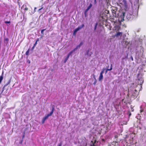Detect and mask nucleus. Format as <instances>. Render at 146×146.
Instances as JSON below:
<instances>
[{"label":"nucleus","instance_id":"obj_1","mask_svg":"<svg viewBox=\"0 0 146 146\" xmlns=\"http://www.w3.org/2000/svg\"><path fill=\"white\" fill-rule=\"evenodd\" d=\"M142 40L139 39L136 42L134 50L136 54L135 58L137 59L141 58L143 53V48L142 46Z\"/></svg>","mask_w":146,"mask_h":146},{"label":"nucleus","instance_id":"obj_2","mask_svg":"<svg viewBox=\"0 0 146 146\" xmlns=\"http://www.w3.org/2000/svg\"><path fill=\"white\" fill-rule=\"evenodd\" d=\"M127 14L126 18L128 20H132L134 17L132 12V9L131 8L127 10L125 9L124 11L119 13L118 14L119 19H120L121 21H123L125 14Z\"/></svg>","mask_w":146,"mask_h":146},{"label":"nucleus","instance_id":"obj_3","mask_svg":"<svg viewBox=\"0 0 146 146\" xmlns=\"http://www.w3.org/2000/svg\"><path fill=\"white\" fill-rule=\"evenodd\" d=\"M128 94L131 95L134 98H136L138 94L137 91L136 89H134L132 88H130L128 89Z\"/></svg>","mask_w":146,"mask_h":146},{"label":"nucleus","instance_id":"obj_4","mask_svg":"<svg viewBox=\"0 0 146 146\" xmlns=\"http://www.w3.org/2000/svg\"><path fill=\"white\" fill-rule=\"evenodd\" d=\"M54 110V107H52V111L50 112L49 114H48L46 115H45L44 117H43L42 119V124H43L45 120L47 119L49 117L51 116L52 113H53Z\"/></svg>","mask_w":146,"mask_h":146},{"label":"nucleus","instance_id":"obj_5","mask_svg":"<svg viewBox=\"0 0 146 146\" xmlns=\"http://www.w3.org/2000/svg\"><path fill=\"white\" fill-rule=\"evenodd\" d=\"M138 85H141L143 84V80L142 78H138Z\"/></svg>","mask_w":146,"mask_h":146},{"label":"nucleus","instance_id":"obj_6","mask_svg":"<svg viewBox=\"0 0 146 146\" xmlns=\"http://www.w3.org/2000/svg\"><path fill=\"white\" fill-rule=\"evenodd\" d=\"M122 3L125 7V9L127 10V3L126 0H123Z\"/></svg>","mask_w":146,"mask_h":146},{"label":"nucleus","instance_id":"obj_7","mask_svg":"<svg viewBox=\"0 0 146 146\" xmlns=\"http://www.w3.org/2000/svg\"><path fill=\"white\" fill-rule=\"evenodd\" d=\"M83 44V42H80V44L78 45L76 47L74 48L73 50L75 51L78 48H80L81 46H82Z\"/></svg>","mask_w":146,"mask_h":146},{"label":"nucleus","instance_id":"obj_8","mask_svg":"<svg viewBox=\"0 0 146 146\" xmlns=\"http://www.w3.org/2000/svg\"><path fill=\"white\" fill-rule=\"evenodd\" d=\"M123 42H124V45H125V47L129 44V42L128 40V39L124 40Z\"/></svg>","mask_w":146,"mask_h":146},{"label":"nucleus","instance_id":"obj_9","mask_svg":"<svg viewBox=\"0 0 146 146\" xmlns=\"http://www.w3.org/2000/svg\"><path fill=\"white\" fill-rule=\"evenodd\" d=\"M4 73L3 72L1 75L0 76V84L1 83L2 80H3V78Z\"/></svg>","mask_w":146,"mask_h":146},{"label":"nucleus","instance_id":"obj_10","mask_svg":"<svg viewBox=\"0 0 146 146\" xmlns=\"http://www.w3.org/2000/svg\"><path fill=\"white\" fill-rule=\"evenodd\" d=\"M103 74H100V76L99 78V81H100L101 80H102L103 78Z\"/></svg>","mask_w":146,"mask_h":146},{"label":"nucleus","instance_id":"obj_11","mask_svg":"<svg viewBox=\"0 0 146 146\" xmlns=\"http://www.w3.org/2000/svg\"><path fill=\"white\" fill-rule=\"evenodd\" d=\"M80 30L79 29L78 27L77 28L75 29L74 31V32L73 33V35H74L76 34V33L78 31Z\"/></svg>","mask_w":146,"mask_h":146},{"label":"nucleus","instance_id":"obj_12","mask_svg":"<svg viewBox=\"0 0 146 146\" xmlns=\"http://www.w3.org/2000/svg\"><path fill=\"white\" fill-rule=\"evenodd\" d=\"M122 35V33L120 32H118L117 33L116 35V36H121Z\"/></svg>","mask_w":146,"mask_h":146},{"label":"nucleus","instance_id":"obj_13","mask_svg":"<svg viewBox=\"0 0 146 146\" xmlns=\"http://www.w3.org/2000/svg\"><path fill=\"white\" fill-rule=\"evenodd\" d=\"M74 51H75L74 50H73L69 52V53L68 54V55L69 56H70Z\"/></svg>","mask_w":146,"mask_h":146},{"label":"nucleus","instance_id":"obj_14","mask_svg":"<svg viewBox=\"0 0 146 146\" xmlns=\"http://www.w3.org/2000/svg\"><path fill=\"white\" fill-rule=\"evenodd\" d=\"M84 27V24H82L81 25H80V26H79L78 27L79 29L80 30L83 27Z\"/></svg>","mask_w":146,"mask_h":146},{"label":"nucleus","instance_id":"obj_15","mask_svg":"<svg viewBox=\"0 0 146 146\" xmlns=\"http://www.w3.org/2000/svg\"><path fill=\"white\" fill-rule=\"evenodd\" d=\"M11 80H9L7 82V83L4 86V87H5L7 86L9 84Z\"/></svg>","mask_w":146,"mask_h":146},{"label":"nucleus","instance_id":"obj_16","mask_svg":"<svg viewBox=\"0 0 146 146\" xmlns=\"http://www.w3.org/2000/svg\"><path fill=\"white\" fill-rule=\"evenodd\" d=\"M92 4L91 3H90L87 9H88V10H89L90 9V8L92 7Z\"/></svg>","mask_w":146,"mask_h":146},{"label":"nucleus","instance_id":"obj_17","mask_svg":"<svg viewBox=\"0 0 146 146\" xmlns=\"http://www.w3.org/2000/svg\"><path fill=\"white\" fill-rule=\"evenodd\" d=\"M98 25V23H96L94 27V31H95L96 29L97 26Z\"/></svg>","mask_w":146,"mask_h":146},{"label":"nucleus","instance_id":"obj_18","mask_svg":"<svg viewBox=\"0 0 146 146\" xmlns=\"http://www.w3.org/2000/svg\"><path fill=\"white\" fill-rule=\"evenodd\" d=\"M105 70V69H104V68L103 69L100 74H103L104 72V71Z\"/></svg>","mask_w":146,"mask_h":146},{"label":"nucleus","instance_id":"obj_19","mask_svg":"<svg viewBox=\"0 0 146 146\" xmlns=\"http://www.w3.org/2000/svg\"><path fill=\"white\" fill-rule=\"evenodd\" d=\"M112 64H111L110 68V69H107V70H108L109 71L111 70H112Z\"/></svg>","mask_w":146,"mask_h":146},{"label":"nucleus","instance_id":"obj_20","mask_svg":"<svg viewBox=\"0 0 146 146\" xmlns=\"http://www.w3.org/2000/svg\"><path fill=\"white\" fill-rule=\"evenodd\" d=\"M29 50H28L26 52L25 54L26 55H29Z\"/></svg>","mask_w":146,"mask_h":146},{"label":"nucleus","instance_id":"obj_21","mask_svg":"<svg viewBox=\"0 0 146 146\" xmlns=\"http://www.w3.org/2000/svg\"><path fill=\"white\" fill-rule=\"evenodd\" d=\"M45 30V29H42L41 31V33L42 34H44V31Z\"/></svg>","mask_w":146,"mask_h":146},{"label":"nucleus","instance_id":"obj_22","mask_svg":"<svg viewBox=\"0 0 146 146\" xmlns=\"http://www.w3.org/2000/svg\"><path fill=\"white\" fill-rule=\"evenodd\" d=\"M5 23L6 24H9L10 23V21H5Z\"/></svg>","mask_w":146,"mask_h":146},{"label":"nucleus","instance_id":"obj_23","mask_svg":"<svg viewBox=\"0 0 146 146\" xmlns=\"http://www.w3.org/2000/svg\"><path fill=\"white\" fill-rule=\"evenodd\" d=\"M5 87H4V86H3V89H2V91H1V94L3 93V91H4V88H5Z\"/></svg>","mask_w":146,"mask_h":146},{"label":"nucleus","instance_id":"obj_24","mask_svg":"<svg viewBox=\"0 0 146 146\" xmlns=\"http://www.w3.org/2000/svg\"><path fill=\"white\" fill-rule=\"evenodd\" d=\"M67 60H68V59H67L66 58H65L64 60V62L65 63H66L67 62Z\"/></svg>","mask_w":146,"mask_h":146},{"label":"nucleus","instance_id":"obj_25","mask_svg":"<svg viewBox=\"0 0 146 146\" xmlns=\"http://www.w3.org/2000/svg\"><path fill=\"white\" fill-rule=\"evenodd\" d=\"M62 143L61 142L60 144L58 145V146H62Z\"/></svg>","mask_w":146,"mask_h":146},{"label":"nucleus","instance_id":"obj_26","mask_svg":"<svg viewBox=\"0 0 146 146\" xmlns=\"http://www.w3.org/2000/svg\"><path fill=\"white\" fill-rule=\"evenodd\" d=\"M89 10L87 9H86V10H85V12H86V13H87V12Z\"/></svg>","mask_w":146,"mask_h":146},{"label":"nucleus","instance_id":"obj_27","mask_svg":"<svg viewBox=\"0 0 146 146\" xmlns=\"http://www.w3.org/2000/svg\"><path fill=\"white\" fill-rule=\"evenodd\" d=\"M70 56H69V55H68V54L67 55V57L66 58L68 60V59L69 58V57Z\"/></svg>","mask_w":146,"mask_h":146},{"label":"nucleus","instance_id":"obj_28","mask_svg":"<svg viewBox=\"0 0 146 146\" xmlns=\"http://www.w3.org/2000/svg\"><path fill=\"white\" fill-rule=\"evenodd\" d=\"M70 56H69V55H68V54L67 55V57L66 58L68 60V59L69 58V57Z\"/></svg>","mask_w":146,"mask_h":146},{"label":"nucleus","instance_id":"obj_29","mask_svg":"<svg viewBox=\"0 0 146 146\" xmlns=\"http://www.w3.org/2000/svg\"><path fill=\"white\" fill-rule=\"evenodd\" d=\"M96 82H97V80L96 79L94 83H93L95 85L96 84Z\"/></svg>","mask_w":146,"mask_h":146},{"label":"nucleus","instance_id":"obj_30","mask_svg":"<svg viewBox=\"0 0 146 146\" xmlns=\"http://www.w3.org/2000/svg\"><path fill=\"white\" fill-rule=\"evenodd\" d=\"M84 15H85V17H87V13H86V12H84Z\"/></svg>","mask_w":146,"mask_h":146},{"label":"nucleus","instance_id":"obj_31","mask_svg":"<svg viewBox=\"0 0 146 146\" xmlns=\"http://www.w3.org/2000/svg\"><path fill=\"white\" fill-rule=\"evenodd\" d=\"M130 58H131V60H132V61H133V57H132V56H131V57H130Z\"/></svg>","mask_w":146,"mask_h":146},{"label":"nucleus","instance_id":"obj_32","mask_svg":"<svg viewBox=\"0 0 146 146\" xmlns=\"http://www.w3.org/2000/svg\"><path fill=\"white\" fill-rule=\"evenodd\" d=\"M37 44V42L36 41V42H35V43L34 44V46H36V45Z\"/></svg>","mask_w":146,"mask_h":146},{"label":"nucleus","instance_id":"obj_33","mask_svg":"<svg viewBox=\"0 0 146 146\" xmlns=\"http://www.w3.org/2000/svg\"><path fill=\"white\" fill-rule=\"evenodd\" d=\"M24 10L25 11H27L28 10V8L27 7H26L24 9Z\"/></svg>","mask_w":146,"mask_h":146},{"label":"nucleus","instance_id":"obj_34","mask_svg":"<svg viewBox=\"0 0 146 146\" xmlns=\"http://www.w3.org/2000/svg\"><path fill=\"white\" fill-rule=\"evenodd\" d=\"M22 142H23V140H21L20 142H19V143H20V144H22Z\"/></svg>","mask_w":146,"mask_h":146},{"label":"nucleus","instance_id":"obj_35","mask_svg":"<svg viewBox=\"0 0 146 146\" xmlns=\"http://www.w3.org/2000/svg\"><path fill=\"white\" fill-rule=\"evenodd\" d=\"M109 71L108 70H107V69L105 72V74H106L107 73V72L108 71Z\"/></svg>","mask_w":146,"mask_h":146},{"label":"nucleus","instance_id":"obj_36","mask_svg":"<svg viewBox=\"0 0 146 146\" xmlns=\"http://www.w3.org/2000/svg\"><path fill=\"white\" fill-rule=\"evenodd\" d=\"M35 46H34V45L32 47V49H33L34 48H35Z\"/></svg>","mask_w":146,"mask_h":146},{"label":"nucleus","instance_id":"obj_37","mask_svg":"<svg viewBox=\"0 0 146 146\" xmlns=\"http://www.w3.org/2000/svg\"><path fill=\"white\" fill-rule=\"evenodd\" d=\"M115 11H114V10H113V11H112V13H113L114 14H115Z\"/></svg>","mask_w":146,"mask_h":146},{"label":"nucleus","instance_id":"obj_38","mask_svg":"<svg viewBox=\"0 0 146 146\" xmlns=\"http://www.w3.org/2000/svg\"><path fill=\"white\" fill-rule=\"evenodd\" d=\"M38 41H39V39H38H38H37V40H36V41L37 42Z\"/></svg>","mask_w":146,"mask_h":146},{"label":"nucleus","instance_id":"obj_39","mask_svg":"<svg viewBox=\"0 0 146 146\" xmlns=\"http://www.w3.org/2000/svg\"><path fill=\"white\" fill-rule=\"evenodd\" d=\"M24 137H25V135H24V134L23 136V138H22L23 139Z\"/></svg>","mask_w":146,"mask_h":146},{"label":"nucleus","instance_id":"obj_40","mask_svg":"<svg viewBox=\"0 0 146 146\" xmlns=\"http://www.w3.org/2000/svg\"><path fill=\"white\" fill-rule=\"evenodd\" d=\"M42 8H41L40 9H39L38 10V11H40V10H41V9H42Z\"/></svg>","mask_w":146,"mask_h":146},{"label":"nucleus","instance_id":"obj_41","mask_svg":"<svg viewBox=\"0 0 146 146\" xmlns=\"http://www.w3.org/2000/svg\"><path fill=\"white\" fill-rule=\"evenodd\" d=\"M140 111H141V112H142L143 111V110H140Z\"/></svg>","mask_w":146,"mask_h":146},{"label":"nucleus","instance_id":"obj_42","mask_svg":"<svg viewBox=\"0 0 146 146\" xmlns=\"http://www.w3.org/2000/svg\"><path fill=\"white\" fill-rule=\"evenodd\" d=\"M5 40H8V39L7 38H6Z\"/></svg>","mask_w":146,"mask_h":146},{"label":"nucleus","instance_id":"obj_43","mask_svg":"<svg viewBox=\"0 0 146 146\" xmlns=\"http://www.w3.org/2000/svg\"><path fill=\"white\" fill-rule=\"evenodd\" d=\"M90 146H94V145H91Z\"/></svg>","mask_w":146,"mask_h":146},{"label":"nucleus","instance_id":"obj_44","mask_svg":"<svg viewBox=\"0 0 146 146\" xmlns=\"http://www.w3.org/2000/svg\"><path fill=\"white\" fill-rule=\"evenodd\" d=\"M36 7H35V9H36Z\"/></svg>","mask_w":146,"mask_h":146},{"label":"nucleus","instance_id":"obj_45","mask_svg":"<svg viewBox=\"0 0 146 146\" xmlns=\"http://www.w3.org/2000/svg\"><path fill=\"white\" fill-rule=\"evenodd\" d=\"M127 56H126V58H127Z\"/></svg>","mask_w":146,"mask_h":146},{"label":"nucleus","instance_id":"obj_46","mask_svg":"<svg viewBox=\"0 0 146 146\" xmlns=\"http://www.w3.org/2000/svg\"><path fill=\"white\" fill-rule=\"evenodd\" d=\"M29 62V63H30V62Z\"/></svg>","mask_w":146,"mask_h":146},{"label":"nucleus","instance_id":"obj_47","mask_svg":"<svg viewBox=\"0 0 146 146\" xmlns=\"http://www.w3.org/2000/svg\"><path fill=\"white\" fill-rule=\"evenodd\" d=\"M29 62V63H30V62Z\"/></svg>","mask_w":146,"mask_h":146},{"label":"nucleus","instance_id":"obj_48","mask_svg":"<svg viewBox=\"0 0 146 146\" xmlns=\"http://www.w3.org/2000/svg\"><path fill=\"white\" fill-rule=\"evenodd\" d=\"M96 0H95V1H96Z\"/></svg>","mask_w":146,"mask_h":146}]
</instances>
